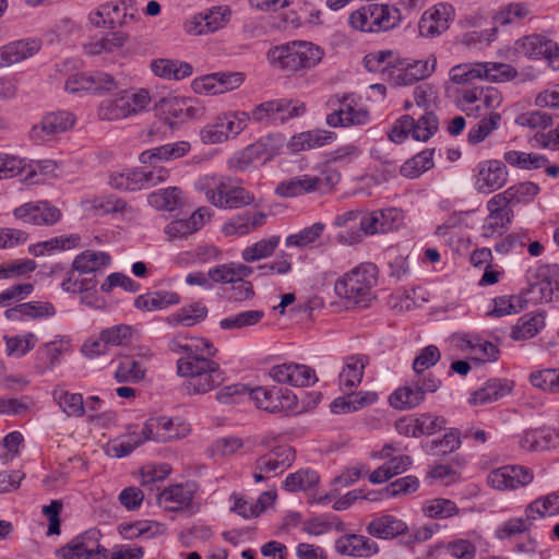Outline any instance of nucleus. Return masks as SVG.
<instances>
[{
	"label": "nucleus",
	"instance_id": "nucleus-1",
	"mask_svg": "<svg viewBox=\"0 0 559 559\" xmlns=\"http://www.w3.org/2000/svg\"><path fill=\"white\" fill-rule=\"evenodd\" d=\"M168 348L175 354H185L177 360V373L187 378L183 388L188 394H204L224 382L219 365L201 356L198 346L183 344L174 338L168 343Z\"/></svg>",
	"mask_w": 559,
	"mask_h": 559
},
{
	"label": "nucleus",
	"instance_id": "nucleus-2",
	"mask_svg": "<svg viewBox=\"0 0 559 559\" xmlns=\"http://www.w3.org/2000/svg\"><path fill=\"white\" fill-rule=\"evenodd\" d=\"M378 282V267L361 263L340 277L334 285L335 294L347 305L366 308L376 299L373 288Z\"/></svg>",
	"mask_w": 559,
	"mask_h": 559
},
{
	"label": "nucleus",
	"instance_id": "nucleus-3",
	"mask_svg": "<svg viewBox=\"0 0 559 559\" xmlns=\"http://www.w3.org/2000/svg\"><path fill=\"white\" fill-rule=\"evenodd\" d=\"M323 56L319 46L302 40L276 46L267 53L270 62L287 73L310 70L321 62Z\"/></svg>",
	"mask_w": 559,
	"mask_h": 559
},
{
	"label": "nucleus",
	"instance_id": "nucleus-4",
	"mask_svg": "<svg viewBox=\"0 0 559 559\" xmlns=\"http://www.w3.org/2000/svg\"><path fill=\"white\" fill-rule=\"evenodd\" d=\"M195 188L205 193L211 204L222 209H239L254 201V195L250 191L229 177L204 176L197 181Z\"/></svg>",
	"mask_w": 559,
	"mask_h": 559
},
{
	"label": "nucleus",
	"instance_id": "nucleus-5",
	"mask_svg": "<svg viewBox=\"0 0 559 559\" xmlns=\"http://www.w3.org/2000/svg\"><path fill=\"white\" fill-rule=\"evenodd\" d=\"M402 221V213L390 207L362 215L359 219V229L341 230L335 236L337 243L352 246L362 240L364 235L386 233L397 228Z\"/></svg>",
	"mask_w": 559,
	"mask_h": 559
},
{
	"label": "nucleus",
	"instance_id": "nucleus-6",
	"mask_svg": "<svg viewBox=\"0 0 559 559\" xmlns=\"http://www.w3.org/2000/svg\"><path fill=\"white\" fill-rule=\"evenodd\" d=\"M151 98L145 90L123 91L115 99L104 100L98 108L102 120H118L143 110Z\"/></svg>",
	"mask_w": 559,
	"mask_h": 559
},
{
	"label": "nucleus",
	"instance_id": "nucleus-7",
	"mask_svg": "<svg viewBox=\"0 0 559 559\" xmlns=\"http://www.w3.org/2000/svg\"><path fill=\"white\" fill-rule=\"evenodd\" d=\"M136 12L132 1L107 2L90 13L88 20L95 27L116 29L133 21Z\"/></svg>",
	"mask_w": 559,
	"mask_h": 559
},
{
	"label": "nucleus",
	"instance_id": "nucleus-8",
	"mask_svg": "<svg viewBox=\"0 0 559 559\" xmlns=\"http://www.w3.org/2000/svg\"><path fill=\"white\" fill-rule=\"evenodd\" d=\"M515 50L530 59L545 58L550 68L559 70V46L543 35L532 34L518 39Z\"/></svg>",
	"mask_w": 559,
	"mask_h": 559
},
{
	"label": "nucleus",
	"instance_id": "nucleus-9",
	"mask_svg": "<svg viewBox=\"0 0 559 559\" xmlns=\"http://www.w3.org/2000/svg\"><path fill=\"white\" fill-rule=\"evenodd\" d=\"M70 93L91 92L102 95L118 88V82L108 73L95 71L93 73H75L70 75L64 84Z\"/></svg>",
	"mask_w": 559,
	"mask_h": 559
},
{
	"label": "nucleus",
	"instance_id": "nucleus-10",
	"mask_svg": "<svg viewBox=\"0 0 559 559\" xmlns=\"http://www.w3.org/2000/svg\"><path fill=\"white\" fill-rule=\"evenodd\" d=\"M249 396L254 401L257 407L269 413H280L290 409L295 404V395H290L288 390L278 386L270 389L258 386L250 389Z\"/></svg>",
	"mask_w": 559,
	"mask_h": 559
},
{
	"label": "nucleus",
	"instance_id": "nucleus-11",
	"mask_svg": "<svg viewBox=\"0 0 559 559\" xmlns=\"http://www.w3.org/2000/svg\"><path fill=\"white\" fill-rule=\"evenodd\" d=\"M508 181L507 166L498 159L484 160L477 166L475 189L480 193H491Z\"/></svg>",
	"mask_w": 559,
	"mask_h": 559
},
{
	"label": "nucleus",
	"instance_id": "nucleus-12",
	"mask_svg": "<svg viewBox=\"0 0 559 559\" xmlns=\"http://www.w3.org/2000/svg\"><path fill=\"white\" fill-rule=\"evenodd\" d=\"M15 218L41 226L53 225L61 218V212L47 201L27 202L13 211Z\"/></svg>",
	"mask_w": 559,
	"mask_h": 559
},
{
	"label": "nucleus",
	"instance_id": "nucleus-13",
	"mask_svg": "<svg viewBox=\"0 0 559 559\" xmlns=\"http://www.w3.org/2000/svg\"><path fill=\"white\" fill-rule=\"evenodd\" d=\"M74 123L75 117L69 111L50 112L32 128L29 135L35 142H45L53 135L71 129Z\"/></svg>",
	"mask_w": 559,
	"mask_h": 559
},
{
	"label": "nucleus",
	"instance_id": "nucleus-14",
	"mask_svg": "<svg viewBox=\"0 0 559 559\" xmlns=\"http://www.w3.org/2000/svg\"><path fill=\"white\" fill-rule=\"evenodd\" d=\"M533 480L530 468L516 465H507L489 473L488 484L498 490L516 489L528 485Z\"/></svg>",
	"mask_w": 559,
	"mask_h": 559
},
{
	"label": "nucleus",
	"instance_id": "nucleus-15",
	"mask_svg": "<svg viewBox=\"0 0 559 559\" xmlns=\"http://www.w3.org/2000/svg\"><path fill=\"white\" fill-rule=\"evenodd\" d=\"M349 100V96L338 99L340 107L326 116V123L330 127H350L361 126L369 121V112L364 108H356V105Z\"/></svg>",
	"mask_w": 559,
	"mask_h": 559
},
{
	"label": "nucleus",
	"instance_id": "nucleus-16",
	"mask_svg": "<svg viewBox=\"0 0 559 559\" xmlns=\"http://www.w3.org/2000/svg\"><path fill=\"white\" fill-rule=\"evenodd\" d=\"M453 8L449 4L440 3L431 10L426 11L419 23V34L424 37H435L449 28V22Z\"/></svg>",
	"mask_w": 559,
	"mask_h": 559
},
{
	"label": "nucleus",
	"instance_id": "nucleus-17",
	"mask_svg": "<svg viewBox=\"0 0 559 559\" xmlns=\"http://www.w3.org/2000/svg\"><path fill=\"white\" fill-rule=\"evenodd\" d=\"M335 549L342 556L370 557L378 554L379 546L367 536L346 534L336 539Z\"/></svg>",
	"mask_w": 559,
	"mask_h": 559
},
{
	"label": "nucleus",
	"instance_id": "nucleus-18",
	"mask_svg": "<svg viewBox=\"0 0 559 559\" xmlns=\"http://www.w3.org/2000/svg\"><path fill=\"white\" fill-rule=\"evenodd\" d=\"M366 531L369 535L379 539H393L406 534L408 526L403 520L394 515L383 514L372 519Z\"/></svg>",
	"mask_w": 559,
	"mask_h": 559
},
{
	"label": "nucleus",
	"instance_id": "nucleus-19",
	"mask_svg": "<svg viewBox=\"0 0 559 559\" xmlns=\"http://www.w3.org/2000/svg\"><path fill=\"white\" fill-rule=\"evenodd\" d=\"M281 146L280 139L275 135L261 138L255 143L247 146L238 159L239 168L246 169L251 163L259 159H270Z\"/></svg>",
	"mask_w": 559,
	"mask_h": 559
},
{
	"label": "nucleus",
	"instance_id": "nucleus-20",
	"mask_svg": "<svg viewBox=\"0 0 559 559\" xmlns=\"http://www.w3.org/2000/svg\"><path fill=\"white\" fill-rule=\"evenodd\" d=\"M190 147L191 145L187 141L167 143L142 152L139 159L142 164L154 166L162 162H169L185 156L190 151Z\"/></svg>",
	"mask_w": 559,
	"mask_h": 559
},
{
	"label": "nucleus",
	"instance_id": "nucleus-21",
	"mask_svg": "<svg viewBox=\"0 0 559 559\" xmlns=\"http://www.w3.org/2000/svg\"><path fill=\"white\" fill-rule=\"evenodd\" d=\"M368 358L364 355H352L345 359L338 374V384L342 391L354 390L362 380Z\"/></svg>",
	"mask_w": 559,
	"mask_h": 559
},
{
	"label": "nucleus",
	"instance_id": "nucleus-22",
	"mask_svg": "<svg viewBox=\"0 0 559 559\" xmlns=\"http://www.w3.org/2000/svg\"><path fill=\"white\" fill-rule=\"evenodd\" d=\"M346 392L347 394L335 399L331 403L332 413L347 414L356 412L365 406L373 404L378 399L377 393L370 391L354 392L352 390Z\"/></svg>",
	"mask_w": 559,
	"mask_h": 559
},
{
	"label": "nucleus",
	"instance_id": "nucleus-23",
	"mask_svg": "<svg viewBox=\"0 0 559 559\" xmlns=\"http://www.w3.org/2000/svg\"><path fill=\"white\" fill-rule=\"evenodd\" d=\"M513 381L506 379H490L485 385L471 395L469 402L474 405H484L498 401L508 395L513 389Z\"/></svg>",
	"mask_w": 559,
	"mask_h": 559
},
{
	"label": "nucleus",
	"instance_id": "nucleus-24",
	"mask_svg": "<svg viewBox=\"0 0 559 559\" xmlns=\"http://www.w3.org/2000/svg\"><path fill=\"white\" fill-rule=\"evenodd\" d=\"M39 50L37 40H17L0 48V68L10 67L32 57Z\"/></svg>",
	"mask_w": 559,
	"mask_h": 559
},
{
	"label": "nucleus",
	"instance_id": "nucleus-25",
	"mask_svg": "<svg viewBox=\"0 0 559 559\" xmlns=\"http://www.w3.org/2000/svg\"><path fill=\"white\" fill-rule=\"evenodd\" d=\"M319 180L317 176H299L284 180L275 188V193L282 198H295L305 193H311L318 190Z\"/></svg>",
	"mask_w": 559,
	"mask_h": 559
},
{
	"label": "nucleus",
	"instance_id": "nucleus-26",
	"mask_svg": "<svg viewBox=\"0 0 559 559\" xmlns=\"http://www.w3.org/2000/svg\"><path fill=\"white\" fill-rule=\"evenodd\" d=\"M425 400L420 391L419 381H413L395 390L389 399L390 405L397 409H411L418 406Z\"/></svg>",
	"mask_w": 559,
	"mask_h": 559
},
{
	"label": "nucleus",
	"instance_id": "nucleus-27",
	"mask_svg": "<svg viewBox=\"0 0 559 559\" xmlns=\"http://www.w3.org/2000/svg\"><path fill=\"white\" fill-rule=\"evenodd\" d=\"M177 293L157 290L140 295L134 300V307L142 311L162 310L168 306L179 304Z\"/></svg>",
	"mask_w": 559,
	"mask_h": 559
},
{
	"label": "nucleus",
	"instance_id": "nucleus-28",
	"mask_svg": "<svg viewBox=\"0 0 559 559\" xmlns=\"http://www.w3.org/2000/svg\"><path fill=\"white\" fill-rule=\"evenodd\" d=\"M336 138L334 132L312 130L294 135L289 141V147L294 152L321 147Z\"/></svg>",
	"mask_w": 559,
	"mask_h": 559
},
{
	"label": "nucleus",
	"instance_id": "nucleus-29",
	"mask_svg": "<svg viewBox=\"0 0 559 559\" xmlns=\"http://www.w3.org/2000/svg\"><path fill=\"white\" fill-rule=\"evenodd\" d=\"M193 499V491L183 485H173L165 488L157 496V502L163 506L164 502H173L176 506H165L167 511H178L188 507Z\"/></svg>",
	"mask_w": 559,
	"mask_h": 559
},
{
	"label": "nucleus",
	"instance_id": "nucleus-30",
	"mask_svg": "<svg viewBox=\"0 0 559 559\" xmlns=\"http://www.w3.org/2000/svg\"><path fill=\"white\" fill-rule=\"evenodd\" d=\"M544 325V313H526L521 317L518 323L512 328L511 337L514 341L532 338L540 331Z\"/></svg>",
	"mask_w": 559,
	"mask_h": 559
},
{
	"label": "nucleus",
	"instance_id": "nucleus-31",
	"mask_svg": "<svg viewBox=\"0 0 559 559\" xmlns=\"http://www.w3.org/2000/svg\"><path fill=\"white\" fill-rule=\"evenodd\" d=\"M557 265H544L537 270L538 281L530 285V293L538 294V298L546 302L551 301L555 288H559V284L550 278Z\"/></svg>",
	"mask_w": 559,
	"mask_h": 559
},
{
	"label": "nucleus",
	"instance_id": "nucleus-32",
	"mask_svg": "<svg viewBox=\"0 0 559 559\" xmlns=\"http://www.w3.org/2000/svg\"><path fill=\"white\" fill-rule=\"evenodd\" d=\"M110 263V255L103 251L85 250L79 254L73 263V270L88 274L98 271L102 266H106Z\"/></svg>",
	"mask_w": 559,
	"mask_h": 559
},
{
	"label": "nucleus",
	"instance_id": "nucleus-33",
	"mask_svg": "<svg viewBox=\"0 0 559 559\" xmlns=\"http://www.w3.org/2000/svg\"><path fill=\"white\" fill-rule=\"evenodd\" d=\"M164 531L165 526L156 521H136L119 525V533L127 539H133L143 535L155 537L163 534Z\"/></svg>",
	"mask_w": 559,
	"mask_h": 559
},
{
	"label": "nucleus",
	"instance_id": "nucleus-34",
	"mask_svg": "<svg viewBox=\"0 0 559 559\" xmlns=\"http://www.w3.org/2000/svg\"><path fill=\"white\" fill-rule=\"evenodd\" d=\"M224 22V15L218 11L211 10L206 14H199L192 21L186 24V29L190 34L201 35L213 33L218 29Z\"/></svg>",
	"mask_w": 559,
	"mask_h": 559
},
{
	"label": "nucleus",
	"instance_id": "nucleus-35",
	"mask_svg": "<svg viewBox=\"0 0 559 559\" xmlns=\"http://www.w3.org/2000/svg\"><path fill=\"white\" fill-rule=\"evenodd\" d=\"M52 396L68 416L82 417L85 414L82 394L70 393L63 389H55Z\"/></svg>",
	"mask_w": 559,
	"mask_h": 559
},
{
	"label": "nucleus",
	"instance_id": "nucleus-36",
	"mask_svg": "<svg viewBox=\"0 0 559 559\" xmlns=\"http://www.w3.org/2000/svg\"><path fill=\"white\" fill-rule=\"evenodd\" d=\"M180 194L181 191L177 187L160 189L148 195V203L157 210L174 211L182 203Z\"/></svg>",
	"mask_w": 559,
	"mask_h": 559
},
{
	"label": "nucleus",
	"instance_id": "nucleus-37",
	"mask_svg": "<svg viewBox=\"0 0 559 559\" xmlns=\"http://www.w3.org/2000/svg\"><path fill=\"white\" fill-rule=\"evenodd\" d=\"M435 150H425L401 166V175L406 178H417L433 166Z\"/></svg>",
	"mask_w": 559,
	"mask_h": 559
},
{
	"label": "nucleus",
	"instance_id": "nucleus-38",
	"mask_svg": "<svg viewBox=\"0 0 559 559\" xmlns=\"http://www.w3.org/2000/svg\"><path fill=\"white\" fill-rule=\"evenodd\" d=\"M207 316V308L201 302L197 301L188 307H183L180 311L168 318L170 324H182L185 326H192L203 321Z\"/></svg>",
	"mask_w": 559,
	"mask_h": 559
},
{
	"label": "nucleus",
	"instance_id": "nucleus-39",
	"mask_svg": "<svg viewBox=\"0 0 559 559\" xmlns=\"http://www.w3.org/2000/svg\"><path fill=\"white\" fill-rule=\"evenodd\" d=\"M535 514L540 518L559 514V492H551L531 502L525 509V515L535 519Z\"/></svg>",
	"mask_w": 559,
	"mask_h": 559
},
{
	"label": "nucleus",
	"instance_id": "nucleus-40",
	"mask_svg": "<svg viewBox=\"0 0 559 559\" xmlns=\"http://www.w3.org/2000/svg\"><path fill=\"white\" fill-rule=\"evenodd\" d=\"M264 318L262 310H247L219 321L223 330H240L258 324Z\"/></svg>",
	"mask_w": 559,
	"mask_h": 559
},
{
	"label": "nucleus",
	"instance_id": "nucleus-41",
	"mask_svg": "<svg viewBox=\"0 0 559 559\" xmlns=\"http://www.w3.org/2000/svg\"><path fill=\"white\" fill-rule=\"evenodd\" d=\"M110 183L117 189L127 191L145 189L144 169L128 170L112 175Z\"/></svg>",
	"mask_w": 559,
	"mask_h": 559
},
{
	"label": "nucleus",
	"instance_id": "nucleus-42",
	"mask_svg": "<svg viewBox=\"0 0 559 559\" xmlns=\"http://www.w3.org/2000/svg\"><path fill=\"white\" fill-rule=\"evenodd\" d=\"M280 243V236L261 239L243 249L241 257L246 262H254L273 254Z\"/></svg>",
	"mask_w": 559,
	"mask_h": 559
},
{
	"label": "nucleus",
	"instance_id": "nucleus-43",
	"mask_svg": "<svg viewBox=\"0 0 559 559\" xmlns=\"http://www.w3.org/2000/svg\"><path fill=\"white\" fill-rule=\"evenodd\" d=\"M265 219L266 215L262 212L255 213L251 221L248 216H238L237 218L225 224L223 230L226 235H245L248 234L251 229H255L264 225Z\"/></svg>",
	"mask_w": 559,
	"mask_h": 559
},
{
	"label": "nucleus",
	"instance_id": "nucleus-44",
	"mask_svg": "<svg viewBox=\"0 0 559 559\" xmlns=\"http://www.w3.org/2000/svg\"><path fill=\"white\" fill-rule=\"evenodd\" d=\"M439 128V120L435 112L426 111L417 120L414 119L412 135L417 141H428Z\"/></svg>",
	"mask_w": 559,
	"mask_h": 559
},
{
	"label": "nucleus",
	"instance_id": "nucleus-45",
	"mask_svg": "<svg viewBox=\"0 0 559 559\" xmlns=\"http://www.w3.org/2000/svg\"><path fill=\"white\" fill-rule=\"evenodd\" d=\"M319 483V475L311 469H300L296 473L289 474L285 481L284 488L287 491L295 492L298 490H307L314 487Z\"/></svg>",
	"mask_w": 559,
	"mask_h": 559
},
{
	"label": "nucleus",
	"instance_id": "nucleus-46",
	"mask_svg": "<svg viewBox=\"0 0 559 559\" xmlns=\"http://www.w3.org/2000/svg\"><path fill=\"white\" fill-rule=\"evenodd\" d=\"M415 428L413 437L431 436L445 428L447 420L442 416H437L431 413H424L416 416Z\"/></svg>",
	"mask_w": 559,
	"mask_h": 559
},
{
	"label": "nucleus",
	"instance_id": "nucleus-47",
	"mask_svg": "<svg viewBox=\"0 0 559 559\" xmlns=\"http://www.w3.org/2000/svg\"><path fill=\"white\" fill-rule=\"evenodd\" d=\"M501 120V115L491 112L488 118H483L473 128L469 129L467 140L471 144L483 142L493 130H496Z\"/></svg>",
	"mask_w": 559,
	"mask_h": 559
},
{
	"label": "nucleus",
	"instance_id": "nucleus-48",
	"mask_svg": "<svg viewBox=\"0 0 559 559\" xmlns=\"http://www.w3.org/2000/svg\"><path fill=\"white\" fill-rule=\"evenodd\" d=\"M325 225L323 223H314L313 225L306 227L297 234L289 235L285 243L287 247H306L314 242L324 231Z\"/></svg>",
	"mask_w": 559,
	"mask_h": 559
},
{
	"label": "nucleus",
	"instance_id": "nucleus-49",
	"mask_svg": "<svg viewBox=\"0 0 559 559\" xmlns=\"http://www.w3.org/2000/svg\"><path fill=\"white\" fill-rule=\"evenodd\" d=\"M185 97H171L162 100V108L164 114L167 115L165 121L169 129H174L177 127L178 122L185 121Z\"/></svg>",
	"mask_w": 559,
	"mask_h": 559
},
{
	"label": "nucleus",
	"instance_id": "nucleus-50",
	"mask_svg": "<svg viewBox=\"0 0 559 559\" xmlns=\"http://www.w3.org/2000/svg\"><path fill=\"white\" fill-rule=\"evenodd\" d=\"M423 511L429 518L447 519L455 515L459 509L452 500L439 498L428 501Z\"/></svg>",
	"mask_w": 559,
	"mask_h": 559
},
{
	"label": "nucleus",
	"instance_id": "nucleus-51",
	"mask_svg": "<svg viewBox=\"0 0 559 559\" xmlns=\"http://www.w3.org/2000/svg\"><path fill=\"white\" fill-rule=\"evenodd\" d=\"M200 229V221H195V215L189 218H180L170 222L165 227V233L171 240L174 238L187 237Z\"/></svg>",
	"mask_w": 559,
	"mask_h": 559
},
{
	"label": "nucleus",
	"instance_id": "nucleus-52",
	"mask_svg": "<svg viewBox=\"0 0 559 559\" xmlns=\"http://www.w3.org/2000/svg\"><path fill=\"white\" fill-rule=\"evenodd\" d=\"M364 63L369 72H386L390 68L396 69L391 50H381L365 56Z\"/></svg>",
	"mask_w": 559,
	"mask_h": 559
},
{
	"label": "nucleus",
	"instance_id": "nucleus-53",
	"mask_svg": "<svg viewBox=\"0 0 559 559\" xmlns=\"http://www.w3.org/2000/svg\"><path fill=\"white\" fill-rule=\"evenodd\" d=\"M145 376V371L141 368L139 361L136 360H126L119 364L116 372L115 379L119 383L124 382H139Z\"/></svg>",
	"mask_w": 559,
	"mask_h": 559
},
{
	"label": "nucleus",
	"instance_id": "nucleus-54",
	"mask_svg": "<svg viewBox=\"0 0 559 559\" xmlns=\"http://www.w3.org/2000/svg\"><path fill=\"white\" fill-rule=\"evenodd\" d=\"M532 519L527 516L523 518H513L506 522H503L500 526H498L496 531V537L499 539L511 538L518 534L524 533L528 531L532 526Z\"/></svg>",
	"mask_w": 559,
	"mask_h": 559
},
{
	"label": "nucleus",
	"instance_id": "nucleus-55",
	"mask_svg": "<svg viewBox=\"0 0 559 559\" xmlns=\"http://www.w3.org/2000/svg\"><path fill=\"white\" fill-rule=\"evenodd\" d=\"M21 317H26L32 320L53 317L56 309L50 302L28 301L20 304Z\"/></svg>",
	"mask_w": 559,
	"mask_h": 559
},
{
	"label": "nucleus",
	"instance_id": "nucleus-56",
	"mask_svg": "<svg viewBox=\"0 0 559 559\" xmlns=\"http://www.w3.org/2000/svg\"><path fill=\"white\" fill-rule=\"evenodd\" d=\"M57 556L61 559H98L85 548L84 542L78 538V536L57 550Z\"/></svg>",
	"mask_w": 559,
	"mask_h": 559
},
{
	"label": "nucleus",
	"instance_id": "nucleus-57",
	"mask_svg": "<svg viewBox=\"0 0 559 559\" xmlns=\"http://www.w3.org/2000/svg\"><path fill=\"white\" fill-rule=\"evenodd\" d=\"M461 444L460 432L451 430L441 440H432L430 453L433 455H447L454 452Z\"/></svg>",
	"mask_w": 559,
	"mask_h": 559
},
{
	"label": "nucleus",
	"instance_id": "nucleus-58",
	"mask_svg": "<svg viewBox=\"0 0 559 559\" xmlns=\"http://www.w3.org/2000/svg\"><path fill=\"white\" fill-rule=\"evenodd\" d=\"M440 357V350L436 345H428L423 348L413 362V369L416 376L423 374L425 369L435 366Z\"/></svg>",
	"mask_w": 559,
	"mask_h": 559
},
{
	"label": "nucleus",
	"instance_id": "nucleus-59",
	"mask_svg": "<svg viewBox=\"0 0 559 559\" xmlns=\"http://www.w3.org/2000/svg\"><path fill=\"white\" fill-rule=\"evenodd\" d=\"M513 213H490L486 217L483 226V235L485 237H492L496 233L501 234L502 229L511 223Z\"/></svg>",
	"mask_w": 559,
	"mask_h": 559
},
{
	"label": "nucleus",
	"instance_id": "nucleus-60",
	"mask_svg": "<svg viewBox=\"0 0 559 559\" xmlns=\"http://www.w3.org/2000/svg\"><path fill=\"white\" fill-rule=\"evenodd\" d=\"M528 14L527 8L523 3H510L496 14L495 21L501 25L514 23L524 19Z\"/></svg>",
	"mask_w": 559,
	"mask_h": 559
},
{
	"label": "nucleus",
	"instance_id": "nucleus-61",
	"mask_svg": "<svg viewBox=\"0 0 559 559\" xmlns=\"http://www.w3.org/2000/svg\"><path fill=\"white\" fill-rule=\"evenodd\" d=\"M419 483L415 476H405L392 481L384 488L386 497H397L401 495H407L415 492L418 489Z\"/></svg>",
	"mask_w": 559,
	"mask_h": 559
},
{
	"label": "nucleus",
	"instance_id": "nucleus-62",
	"mask_svg": "<svg viewBox=\"0 0 559 559\" xmlns=\"http://www.w3.org/2000/svg\"><path fill=\"white\" fill-rule=\"evenodd\" d=\"M121 287L127 292L135 293L139 290L140 285L131 277L123 273H111L107 276L106 281L102 284L100 289L104 293H109L115 287Z\"/></svg>",
	"mask_w": 559,
	"mask_h": 559
},
{
	"label": "nucleus",
	"instance_id": "nucleus-63",
	"mask_svg": "<svg viewBox=\"0 0 559 559\" xmlns=\"http://www.w3.org/2000/svg\"><path fill=\"white\" fill-rule=\"evenodd\" d=\"M274 103L282 105L281 108L274 112L275 121H281L282 123L302 115L306 110L305 104L299 102L274 99Z\"/></svg>",
	"mask_w": 559,
	"mask_h": 559
},
{
	"label": "nucleus",
	"instance_id": "nucleus-64",
	"mask_svg": "<svg viewBox=\"0 0 559 559\" xmlns=\"http://www.w3.org/2000/svg\"><path fill=\"white\" fill-rule=\"evenodd\" d=\"M290 385L308 386L318 381L314 370L306 365L290 364Z\"/></svg>",
	"mask_w": 559,
	"mask_h": 559
}]
</instances>
